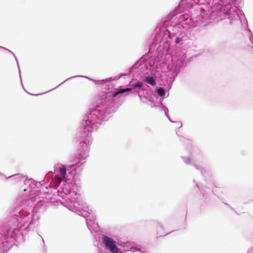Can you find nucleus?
Segmentation results:
<instances>
[{
	"instance_id": "1",
	"label": "nucleus",
	"mask_w": 253,
	"mask_h": 253,
	"mask_svg": "<svg viewBox=\"0 0 253 253\" xmlns=\"http://www.w3.org/2000/svg\"><path fill=\"white\" fill-rule=\"evenodd\" d=\"M242 0H181L178 5L164 18L160 24V34L163 39L169 37V48L179 46L188 37L185 31L196 27V21L205 19L224 20L230 24L242 23L240 14L243 11L232 4H238Z\"/></svg>"
},
{
	"instance_id": "2",
	"label": "nucleus",
	"mask_w": 253,
	"mask_h": 253,
	"mask_svg": "<svg viewBox=\"0 0 253 253\" xmlns=\"http://www.w3.org/2000/svg\"><path fill=\"white\" fill-rule=\"evenodd\" d=\"M242 0H181L178 5L164 18L160 24V34L163 39L169 37V48L179 46L188 37L185 31L196 27V21L205 19L224 20L230 24L242 23L240 14L243 11L232 4H238Z\"/></svg>"
},
{
	"instance_id": "3",
	"label": "nucleus",
	"mask_w": 253,
	"mask_h": 253,
	"mask_svg": "<svg viewBox=\"0 0 253 253\" xmlns=\"http://www.w3.org/2000/svg\"><path fill=\"white\" fill-rule=\"evenodd\" d=\"M162 36L156 34L153 42L149 47L148 51L144 54L139 60L137 61L129 68L128 73H121L113 78L110 77L102 80L93 81L98 84H103L105 88L108 89L113 88L112 81L118 80L122 77L132 75V79L137 80L142 79L143 82L152 86L157 84L154 72L156 76L167 85L168 89H170L175 78L186 65V54L183 51L176 53L175 55L170 53L169 42L171 39H163ZM77 78H85L91 80L89 77L77 75L65 80L59 85L51 89V90L57 88L65 82L72 79Z\"/></svg>"
},
{
	"instance_id": "4",
	"label": "nucleus",
	"mask_w": 253,
	"mask_h": 253,
	"mask_svg": "<svg viewBox=\"0 0 253 253\" xmlns=\"http://www.w3.org/2000/svg\"><path fill=\"white\" fill-rule=\"evenodd\" d=\"M68 175V170L64 165H55L54 172L49 171L44 179L38 183L41 190L39 196L46 200L55 199L57 203L60 201L64 206L80 208L79 187L72 181L68 182L75 179H67Z\"/></svg>"
},
{
	"instance_id": "5",
	"label": "nucleus",
	"mask_w": 253,
	"mask_h": 253,
	"mask_svg": "<svg viewBox=\"0 0 253 253\" xmlns=\"http://www.w3.org/2000/svg\"><path fill=\"white\" fill-rule=\"evenodd\" d=\"M35 200L32 198L23 200L0 223V253H6L15 243L24 241L22 231L30 228L36 216L35 213L31 214L25 205Z\"/></svg>"
},
{
	"instance_id": "6",
	"label": "nucleus",
	"mask_w": 253,
	"mask_h": 253,
	"mask_svg": "<svg viewBox=\"0 0 253 253\" xmlns=\"http://www.w3.org/2000/svg\"><path fill=\"white\" fill-rule=\"evenodd\" d=\"M94 111L90 109L88 112L84 115L82 122V126L80 128L77 134V142L79 145L77 148V154L71 161V164L65 165L68 170L67 179L74 178L83 170V166L86 163L85 160L88 156L89 147L92 137L91 133L94 130H97L98 126L104 122H106L102 119V117L99 114H94Z\"/></svg>"
},
{
	"instance_id": "7",
	"label": "nucleus",
	"mask_w": 253,
	"mask_h": 253,
	"mask_svg": "<svg viewBox=\"0 0 253 253\" xmlns=\"http://www.w3.org/2000/svg\"><path fill=\"white\" fill-rule=\"evenodd\" d=\"M131 90L129 87H119L115 88L114 90L104 93L96 98L92 103V108L94 111V114H99L102 118V119L108 121L110 117V114L115 112L117 109V104L115 101V97L119 94L128 92Z\"/></svg>"
},
{
	"instance_id": "8",
	"label": "nucleus",
	"mask_w": 253,
	"mask_h": 253,
	"mask_svg": "<svg viewBox=\"0 0 253 253\" xmlns=\"http://www.w3.org/2000/svg\"><path fill=\"white\" fill-rule=\"evenodd\" d=\"M79 207L75 208L73 207H69L68 208H72L73 210H76L78 211V213L79 215L82 216L85 218L86 225L91 231V230L97 232L99 229L98 224L96 222V217L94 213L91 210H89L88 208H86V210L82 209L81 207L80 204L79 203Z\"/></svg>"
},
{
	"instance_id": "9",
	"label": "nucleus",
	"mask_w": 253,
	"mask_h": 253,
	"mask_svg": "<svg viewBox=\"0 0 253 253\" xmlns=\"http://www.w3.org/2000/svg\"><path fill=\"white\" fill-rule=\"evenodd\" d=\"M39 182H36L33 179H28L26 177L22 186L23 195L27 196H39L40 194Z\"/></svg>"
},
{
	"instance_id": "10",
	"label": "nucleus",
	"mask_w": 253,
	"mask_h": 253,
	"mask_svg": "<svg viewBox=\"0 0 253 253\" xmlns=\"http://www.w3.org/2000/svg\"><path fill=\"white\" fill-rule=\"evenodd\" d=\"M101 240V244L104 247L105 249L111 253H117L120 251L119 249L117 246V242L115 241L112 238L103 235Z\"/></svg>"
},
{
	"instance_id": "11",
	"label": "nucleus",
	"mask_w": 253,
	"mask_h": 253,
	"mask_svg": "<svg viewBox=\"0 0 253 253\" xmlns=\"http://www.w3.org/2000/svg\"><path fill=\"white\" fill-rule=\"evenodd\" d=\"M181 158L183 160L185 164L192 165L196 169L199 170L200 171V172L202 175L206 177V176L205 175V174L206 173V169H205L204 168H201V167L196 165V164L192 163V160L190 157L181 156Z\"/></svg>"
},
{
	"instance_id": "12",
	"label": "nucleus",
	"mask_w": 253,
	"mask_h": 253,
	"mask_svg": "<svg viewBox=\"0 0 253 253\" xmlns=\"http://www.w3.org/2000/svg\"><path fill=\"white\" fill-rule=\"evenodd\" d=\"M125 251L124 252H123L122 253L128 252L129 251H132L134 250L136 252H139L141 253H144V252H142L140 251V248L136 245H131L130 243L129 242H126L125 244V246H124L123 248Z\"/></svg>"
},
{
	"instance_id": "13",
	"label": "nucleus",
	"mask_w": 253,
	"mask_h": 253,
	"mask_svg": "<svg viewBox=\"0 0 253 253\" xmlns=\"http://www.w3.org/2000/svg\"><path fill=\"white\" fill-rule=\"evenodd\" d=\"M45 210V206L43 204V202L39 201L34 206L32 211L34 213L37 212H42Z\"/></svg>"
},
{
	"instance_id": "14",
	"label": "nucleus",
	"mask_w": 253,
	"mask_h": 253,
	"mask_svg": "<svg viewBox=\"0 0 253 253\" xmlns=\"http://www.w3.org/2000/svg\"><path fill=\"white\" fill-rule=\"evenodd\" d=\"M166 92L167 90L164 87L159 86L156 87L155 94L163 98L166 95Z\"/></svg>"
},
{
	"instance_id": "15",
	"label": "nucleus",
	"mask_w": 253,
	"mask_h": 253,
	"mask_svg": "<svg viewBox=\"0 0 253 253\" xmlns=\"http://www.w3.org/2000/svg\"><path fill=\"white\" fill-rule=\"evenodd\" d=\"M161 104H162V103H161ZM151 106L152 107H158V108H159L160 111H164L165 112V115L167 117V118L168 119V120L170 122H173V121H172L170 120V117H169V116L168 115L169 109H168V108L167 107H166V106H164L163 105H162L161 106H158V105L154 104V105H152Z\"/></svg>"
},
{
	"instance_id": "16",
	"label": "nucleus",
	"mask_w": 253,
	"mask_h": 253,
	"mask_svg": "<svg viewBox=\"0 0 253 253\" xmlns=\"http://www.w3.org/2000/svg\"><path fill=\"white\" fill-rule=\"evenodd\" d=\"M130 86L131 88L132 89L138 88L139 90L143 91L146 90V89L144 88V85L143 83L139 82L138 81L134 83H131Z\"/></svg>"
},
{
	"instance_id": "17",
	"label": "nucleus",
	"mask_w": 253,
	"mask_h": 253,
	"mask_svg": "<svg viewBox=\"0 0 253 253\" xmlns=\"http://www.w3.org/2000/svg\"><path fill=\"white\" fill-rule=\"evenodd\" d=\"M158 227H157V235H159L160 237L161 236H164L168 234H169L171 232L165 233L164 232V227L162 225V224L160 223H158Z\"/></svg>"
},
{
	"instance_id": "18",
	"label": "nucleus",
	"mask_w": 253,
	"mask_h": 253,
	"mask_svg": "<svg viewBox=\"0 0 253 253\" xmlns=\"http://www.w3.org/2000/svg\"><path fill=\"white\" fill-rule=\"evenodd\" d=\"M0 48H2L3 49H4L5 50H7L8 52H9L10 53H11L14 56L15 59V61L16 62V64H17V68H18V72H19V77H20V80H21V82H22V78H21V70H20V66H19V62H18V60L16 56V55L14 54V53L11 51V50H10L9 49H7V48H6L5 47H2V46H0Z\"/></svg>"
},
{
	"instance_id": "19",
	"label": "nucleus",
	"mask_w": 253,
	"mask_h": 253,
	"mask_svg": "<svg viewBox=\"0 0 253 253\" xmlns=\"http://www.w3.org/2000/svg\"><path fill=\"white\" fill-rule=\"evenodd\" d=\"M228 45V42L227 41H222L219 43L218 46L221 49L225 48Z\"/></svg>"
},
{
	"instance_id": "20",
	"label": "nucleus",
	"mask_w": 253,
	"mask_h": 253,
	"mask_svg": "<svg viewBox=\"0 0 253 253\" xmlns=\"http://www.w3.org/2000/svg\"><path fill=\"white\" fill-rule=\"evenodd\" d=\"M21 178H25V176H22L20 173H16L9 176L7 178L20 179Z\"/></svg>"
},
{
	"instance_id": "21",
	"label": "nucleus",
	"mask_w": 253,
	"mask_h": 253,
	"mask_svg": "<svg viewBox=\"0 0 253 253\" xmlns=\"http://www.w3.org/2000/svg\"><path fill=\"white\" fill-rule=\"evenodd\" d=\"M193 182L195 183L196 186L198 188L199 190L201 191V194L202 195V196L204 198L206 197V196L204 194V190L203 189L201 190L200 186L199 183H196L195 179H193Z\"/></svg>"
},
{
	"instance_id": "22",
	"label": "nucleus",
	"mask_w": 253,
	"mask_h": 253,
	"mask_svg": "<svg viewBox=\"0 0 253 253\" xmlns=\"http://www.w3.org/2000/svg\"><path fill=\"white\" fill-rule=\"evenodd\" d=\"M138 95L141 101L143 102V101H144L143 100V99H145L146 100H147L148 102H150L152 104L153 103V102H152L150 99H147V98L146 96H144L142 97V96H140L139 94H138Z\"/></svg>"
},
{
	"instance_id": "23",
	"label": "nucleus",
	"mask_w": 253,
	"mask_h": 253,
	"mask_svg": "<svg viewBox=\"0 0 253 253\" xmlns=\"http://www.w3.org/2000/svg\"><path fill=\"white\" fill-rule=\"evenodd\" d=\"M248 31H249V39H250L251 42L253 44V33L249 30Z\"/></svg>"
},
{
	"instance_id": "24",
	"label": "nucleus",
	"mask_w": 253,
	"mask_h": 253,
	"mask_svg": "<svg viewBox=\"0 0 253 253\" xmlns=\"http://www.w3.org/2000/svg\"><path fill=\"white\" fill-rule=\"evenodd\" d=\"M126 242L122 241H118L117 242V246H119L120 247H123L124 248V246H125Z\"/></svg>"
},
{
	"instance_id": "25",
	"label": "nucleus",
	"mask_w": 253,
	"mask_h": 253,
	"mask_svg": "<svg viewBox=\"0 0 253 253\" xmlns=\"http://www.w3.org/2000/svg\"><path fill=\"white\" fill-rule=\"evenodd\" d=\"M172 123H176L177 124V127L178 128H180L182 126V124L181 121H175V122L173 121Z\"/></svg>"
},
{
	"instance_id": "26",
	"label": "nucleus",
	"mask_w": 253,
	"mask_h": 253,
	"mask_svg": "<svg viewBox=\"0 0 253 253\" xmlns=\"http://www.w3.org/2000/svg\"><path fill=\"white\" fill-rule=\"evenodd\" d=\"M185 141H186V143L188 144V147H191V141L189 139H186L185 138H182Z\"/></svg>"
},
{
	"instance_id": "27",
	"label": "nucleus",
	"mask_w": 253,
	"mask_h": 253,
	"mask_svg": "<svg viewBox=\"0 0 253 253\" xmlns=\"http://www.w3.org/2000/svg\"><path fill=\"white\" fill-rule=\"evenodd\" d=\"M224 204L228 208H229L230 210H231L232 211H234L235 212L237 213L236 211L234 210V208H233L230 205H229L227 203H224Z\"/></svg>"
},
{
	"instance_id": "28",
	"label": "nucleus",
	"mask_w": 253,
	"mask_h": 253,
	"mask_svg": "<svg viewBox=\"0 0 253 253\" xmlns=\"http://www.w3.org/2000/svg\"><path fill=\"white\" fill-rule=\"evenodd\" d=\"M42 242L44 244V241L43 240V239H42ZM46 250H47V248L45 246V245H44V246H43V252H45L46 251Z\"/></svg>"
},
{
	"instance_id": "29",
	"label": "nucleus",
	"mask_w": 253,
	"mask_h": 253,
	"mask_svg": "<svg viewBox=\"0 0 253 253\" xmlns=\"http://www.w3.org/2000/svg\"><path fill=\"white\" fill-rule=\"evenodd\" d=\"M247 253H253V248L251 249L249 252H248Z\"/></svg>"
},
{
	"instance_id": "30",
	"label": "nucleus",
	"mask_w": 253,
	"mask_h": 253,
	"mask_svg": "<svg viewBox=\"0 0 253 253\" xmlns=\"http://www.w3.org/2000/svg\"><path fill=\"white\" fill-rule=\"evenodd\" d=\"M101 249L99 248H98V253H102V252H101Z\"/></svg>"
},
{
	"instance_id": "31",
	"label": "nucleus",
	"mask_w": 253,
	"mask_h": 253,
	"mask_svg": "<svg viewBox=\"0 0 253 253\" xmlns=\"http://www.w3.org/2000/svg\"><path fill=\"white\" fill-rule=\"evenodd\" d=\"M21 84H22V86H23V84H22V83L21 82ZM23 88L24 90L26 92H27V93H28V94H29V92H28L27 91H26V90L25 89V88H24V87H23Z\"/></svg>"
},
{
	"instance_id": "32",
	"label": "nucleus",
	"mask_w": 253,
	"mask_h": 253,
	"mask_svg": "<svg viewBox=\"0 0 253 253\" xmlns=\"http://www.w3.org/2000/svg\"><path fill=\"white\" fill-rule=\"evenodd\" d=\"M245 21H246V23H247V25H248V22H247V19H245Z\"/></svg>"
},
{
	"instance_id": "33",
	"label": "nucleus",
	"mask_w": 253,
	"mask_h": 253,
	"mask_svg": "<svg viewBox=\"0 0 253 253\" xmlns=\"http://www.w3.org/2000/svg\"><path fill=\"white\" fill-rule=\"evenodd\" d=\"M38 218H39V217H38V216H37V217H36L37 219H38Z\"/></svg>"
}]
</instances>
